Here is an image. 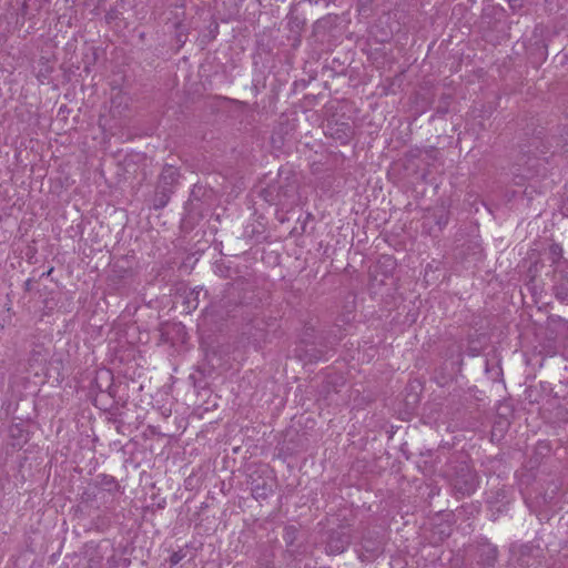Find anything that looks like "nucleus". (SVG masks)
Here are the masks:
<instances>
[{"label":"nucleus","instance_id":"f257e3e1","mask_svg":"<svg viewBox=\"0 0 568 568\" xmlns=\"http://www.w3.org/2000/svg\"><path fill=\"white\" fill-rule=\"evenodd\" d=\"M265 201L273 205L290 207L298 201V181L294 174L280 175L276 183L263 191Z\"/></svg>","mask_w":568,"mask_h":568},{"label":"nucleus","instance_id":"f03ea898","mask_svg":"<svg viewBox=\"0 0 568 568\" xmlns=\"http://www.w3.org/2000/svg\"><path fill=\"white\" fill-rule=\"evenodd\" d=\"M450 485L456 495L469 496L478 485L476 473L465 462L458 463L450 468Z\"/></svg>","mask_w":568,"mask_h":568},{"label":"nucleus","instance_id":"7ed1b4c3","mask_svg":"<svg viewBox=\"0 0 568 568\" xmlns=\"http://www.w3.org/2000/svg\"><path fill=\"white\" fill-rule=\"evenodd\" d=\"M478 559L477 566L488 565L495 566L497 561L498 550L497 547L488 541L478 545L477 548Z\"/></svg>","mask_w":568,"mask_h":568},{"label":"nucleus","instance_id":"20e7f679","mask_svg":"<svg viewBox=\"0 0 568 568\" xmlns=\"http://www.w3.org/2000/svg\"><path fill=\"white\" fill-rule=\"evenodd\" d=\"M349 544L348 536L341 534L338 531H334L331 534L328 541H327V548L329 552L332 554H341L343 552Z\"/></svg>","mask_w":568,"mask_h":568},{"label":"nucleus","instance_id":"39448f33","mask_svg":"<svg viewBox=\"0 0 568 568\" xmlns=\"http://www.w3.org/2000/svg\"><path fill=\"white\" fill-rule=\"evenodd\" d=\"M180 176L179 170L174 165L166 164L160 175L159 187H170L178 182Z\"/></svg>","mask_w":568,"mask_h":568},{"label":"nucleus","instance_id":"423d86ee","mask_svg":"<svg viewBox=\"0 0 568 568\" xmlns=\"http://www.w3.org/2000/svg\"><path fill=\"white\" fill-rule=\"evenodd\" d=\"M105 549L106 547H103L102 545L90 547L88 549L87 554L89 556L88 562L90 568H105L102 562Z\"/></svg>","mask_w":568,"mask_h":568},{"label":"nucleus","instance_id":"0eeeda50","mask_svg":"<svg viewBox=\"0 0 568 568\" xmlns=\"http://www.w3.org/2000/svg\"><path fill=\"white\" fill-rule=\"evenodd\" d=\"M554 294L558 301L568 304V274L555 284Z\"/></svg>","mask_w":568,"mask_h":568},{"label":"nucleus","instance_id":"6e6552de","mask_svg":"<svg viewBox=\"0 0 568 568\" xmlns=\"http://www.w3.org/2000/svg\"><path fill=\"white\" fill-rule=\"evenodd\" d=\"M171 194H172V189L158 186L156 192H155V197H154V207L155 209L164 207L168 204V202L170 201Z\"/></svg>","mask_w":568,"mask_h":568},{"label":"nucleus","instance_id":"1a4fd4ad","mask_svg":"<svg viewBox=\"0 0 568 568\" xmlns=\"http://www.w3.org/2000/svg\"><path fill=\"white\" fill-rule=\"evenodd\" d=\"M100 478V485L108 490L109 493H115L120 490V485L115 480L113 476L110 475H101Z\"/></svg>","mask_w":568,"mask_h":568},{"label":"nucleus","instance_id":"9d476101","mask_svg":"<svg viewBox=\"0 0 568 568\" xmlns=\"http://www.w3.org/2000/svg\"><path fill=\"white\" fill-rule=\"evenodd\" d=\"M434 219L439 229H443L448 223V212L444 206H440L434 212Z\"/></svg>","mask_w":568,"mask_h":568},{"label":"nucleus","instance_id":"9b49d317","mask_svg":"<svg viewBox=\"0 0 568 568\" xmlns=\"http://www.w3.org/2000/svg\"><path fill=\"white\" fill-rule=\"evenodd\" d=\"M296 536H297V529L296 527L294 526H287L285 527L284 529V540L285 542L291 546L294 544L295 539H296Z\"/></svg>","mask_w":568,"mask_h":568},{"label":"nucleus","instance_id":"f8f14e48","mask_svg":"<svg viewBox=\"0 0 568 568\" xmlns=\"http://www.w3.org/2000/svg\"><path fill=\"white\" fill-rule=\"evenodd\" d=\"M550 254L552 255L554 261L559 260V258L561 257V255H562V248H561V246H560V245H558V244H552V245L550 246Z\"/></svg>","mask_w":568,"mask_h":568},{"label":"nucleus","instance_id":"ddd939ff","mask_svg":"<svg viewBox=\"0 0 568 568\" xmlns=\"http://www.w3.org/2000/svg\"><path fill=\"white\" fill-rule=\"evenodd\" d=\"M182 558L183 556L180 552H173L170 558L171 565H178L182 560Z\"/></svg>","mask_w":568,"mask_h":568},{"label":"nucleus","instance_id":"4468645a","mask_svg":"<svg viewBox=\"0 0 568 568\" xmlns=\"http://www.w3.org/2000/svg\"><path fill=\"white\" fill-rule=\"evenodd\" d=\"M561 213L568 217V195L566 196V199L564 200L562 202V205H561Z\"/></svg>","mask_w":568,"mask_h":568},{"label":"nucleus","instance_id":"2eb2a0df","mask_svg":"<svg viewBox=\"0 0 568 568\" xmlns=\"http://www.w3.org/2000/svg\"><path fill=\"white\" fill-rule=\"evenodd\" d=\"M509 4L511 9H517L523 7V0H509Z\"/></svg>","mask_w":568,"mask_h":568},{"label":"nucleus","instance_id":"dca6fc26","mask_svg":"<svg viewBox=\"0 0 568 568\" xmlns=\"http://www.w3.org/2000/svg\"><path fill=\"white\" fill-rule=\"evenodd\" d=\"M473 568H495V566H488V565L477 566V562H476Z\"/></svg>","mask_w":568,"mask_h":568}]
</instances>
